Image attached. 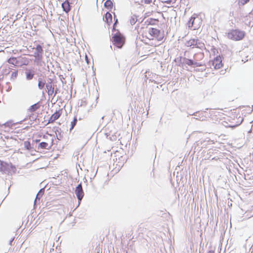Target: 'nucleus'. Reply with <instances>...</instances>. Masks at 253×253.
<instances>
[{"label":"nucleus","instance_id":"1","mask_svg":"<svg viewBox=\"0 0 253 253\" xmlns=\"http://www.w3.org/2000/svg\"><path fill=\"white\" fill-rule=\"evenodd\" d=\"M143 38H146L149 41L155 40L160 42L164 38V34L157 28L147 27L142 34Z\"/></svg>","mask_w":253,"mask_h":253},{"label":"nucleus","instance_id":"2","mask_svg":"<svg viewBox=\"0 0 253 253\" xmlns=\"http://www.w3.org/2000/svg\"><path fill=\"white\" fill-rule=\"evenodd\" d=\"M111 41L113 44L117 47L121 48L125 43V37L119 31L113 34Z\"/></svg>","mask_w":253,"mask_h":253},{"label":"nucleus","instance_id":"3","mask_svg":"<svg viewBox=\"0 0 253 253\" xmlns=\"http://www.w3.org/2000/svg\"><path fill=\"white\" fill-rule=\"evenodd\" d=\"M43 138L46 139V141H42L39 144V148L42 149L49 150L51 148L53 145L54 136L50 134H46L43 135Z\"/></svg>","mask_w":253,"mask_h":253},{"label":"nucleus","instance_id":"4","mask_svg":"<svg viewBox=\"0 0 253 253\" xmlns=\"http://www.w3.org/2000/svg\"><path fill=\"white\" fill-rule=\"evenodd\" d=\"M245 36L244 31L239 30H233L228 33L227 37L233 41H240L242 40Z\"/></svg>","mask_w":253,"mask_h":253},{"label":"nucleus","instance_id":"5","mask_svg":"<svg viewBox=\"0 0 253 253\" xmlns=\"http://www.w3.org/2000/svg\"><path fill=\"white\" fill-rule=\"evenodd\" d=\"M202 20L198 16H192L188 22H187V26L189 28H192L193 30L198 29L201 25Z\"/></svg>","mask_w":253,"mask_h":253},{"label":"nucleus","instance_id":"6","mask_svg":"<svg viewBox=\"0 0 253 253\" xmlns=\"http://www.w3.org/2000/svg\"><path fill=\"white\" fill-rule=\"evenodd\" d=\"M214 69L217 70L223 67L222 58L221 56L218 55L215 57L213 60L210 61Z\"/></svg>","mask_w":253,"mask_h":253},{"label":"nucleus","instance_id":"7","mask_svg":"<svg viewBox=\"0 0 253 253\" xmlns=\"http://www.w3.org/2000/svg\"><path fill=\"white\" fill-rule=\"evenodd\" d=\"M34 49L35 51L34 52L33 56L36 58V59L38 60H41L42 58L43 52L42 46L40 44H38L35 48H34Z\"/></svg>","mask_w":253,"mask_h":253},{"label":"nucleus","instance_id":"8","mask_svg":"<svg viewBox=\"0 0 253 253\" xmlns=\"http://www.w3.org/2000/svg\"><path fill=\"white\" fill-rule=\"evenodd\" d=\"M75 194L79 201H81L84 196V193L83 190L82 184H79L75 189Z\"/></svg>","mask_w":253,"mask_h":253},{"label":"nucleus","instance_id":"9","mask_svg":"<svg viewBox=\"0 0 253 253\" xmlns=\"http://www.w3.org/2000/svg\"><path fill=\"white\" fill-rule=\"evenodd\" d=\"M61 115V111L58 110L56 111L55 112H54L50 117L48 121V124H52L56 120H57L59 118V117Z\"/></svg>","mask_w":253,"mask_h":253},{"label":"nucleus","instance_id":"10","mask_svg":"<svg viewBox=\"0 0 253 253\" xmlns=\"http://www.w3.org/2000/svg\"><path fill=\"white\" fill-rule=\"evenodd\" d=\"M50 82L48 83L46 85V87L47 90V93L49 95H52L54 92V87L52 84V80H50Z\"/></svg>","mask_w":253,"mask_h":253},{"label":"nucleus","instance_id":"11","mask_svg":"<svg viewBox=\"0 0 253 253\" xmlns=\"http://www.w3.org/2000/svg\"><path fill=\"white\" fill-rule=\"evenodd\" d=\"M62 7L63 10L67 13L71 10V6L67 0L62 3Z\"/></svg>","mask_w":253,"mask_h":253},{"label":"nucleus","instance_id":"12","mask_svg":"<svg viewBox=\"0 0 253 253\" xmlns=\"http://www.w3.org/2000/svg\"><path fill=\"white\" fill-rule=\"evenodd\" d=\"M197 39H191L187 41L185 43L186 46L187 47L196 46L197 44Z\"/></svg>","mask_w":253,"mask_h":253},{"label":"nucleus","instance_id":"13","mask_svg":"<svg viewBox=\"0 0 253 253\" xmlns=\"http://www.w3.org/2000/svg\"><path fill=\"white\" fill-rule=\"evenodd\" d=\"M104 21L108 24L110 25L112 22V16L110 13L107 12L104 17Z\"/></svg>","mask_w":253,"mask_h":253},{"label":"nucleus","instance_id":"14","mask_svg":"<svg viewBox=\"0 0 253 253\" xmlns=\"http://www.w3.org/2000/svg\"><path fill=\"white\" fill-rule=\"evenodd\" d=\"M7 164L6 163L3 162L0 160V171H4L7 169Z\"/></svg>","mask_w":253,"mask_h":253},{"label":"nucleus","instance_id":"15","mask_svg":"<svg viewBox=\"0 0 253 253\" xmlns=\"http://www.w3.org/2000/svg\"><path fill=\"white\" fill-rule=\"evenodd\" d=\"M40 107V105L39 103H36L33 105H32L30 108L29 111L30 112H34L38 110Z\"/></svg>","mask_w":253,"mask_h":253},{"label":"nucleus","instance_id":"16","mask_svg":"<svg viewBox=\"0 0 253 253\" xmlns=\"http://www.w3.org/2000/svg\"><path fill=\"white\" fill-rule=\"evenodd\" d=\"M104 6L108 9H112L113 7V2L111 0H107L104 3Z\"/></svg>","mask_w":253,"mask_h":253},{"label":"nucleus","instance_id":"17","mask_svg":"<svg viewBox=\"0 0 253 253\" xmlns=\"http://www.w3.org/2000/svg\"><path fill=\"white\" fill-rule=\"evenodd\" d=\"M8 62L14 65H16L18 63V61L15 57H11L8 60Z\"/></svg>","mask_w":253,"mask_h":253},{"label":"nucleus","instance_id":"18","mask_svg":"<svg viewBox=\"0 0 253 253\" xmlns=\"http://www.w3.org/2000/svg\"><path fill=\"white\" fill-rule=\"evenodd\" d=\"M24 146L25 149L30 150L32 149L31 144L30 141H25L24 142Z\"/></svg>","mask_w":253,"mask_h":253},{"label":"nucleus","instance_id":"19","mask_svg":"<svg viewBox=\"0 0 253 253\" xmlns=\"http://www.w3.org/2000/svg\"><path fill=\"white\" fill-rule=\"evenodd\" d=\"M185 64L189 65V66H192L193 65H196L197 66H198V65H197V63H194L192 60L187 59L185 61Z\"/></svg>","mask_w":253,"mask_h":253},{"label":"nucleus","instance_id":"20","mask_svg":"<svg viewBox=\"0 0 253 253\" xmlns=\"http://www.w3.org/2000/svg\"><path fill=\"white\" fill-rule=\"evenodd\" d=\"M250 0H238V3L240 6H243L249 2Z\"/></svg>","mask_w":253,"mask_h":253},{"label":"nucleus","instance_id":"21","mask_svg":"<svg viewBox=\"0 0 253 253\" xmlns=\"http://www.w3.org/2000/svg\"><path fill=\"white\" fill-rule=\"evenodd\" d=\"M77 123V119L76 117H75L74 118V120L71 123V127H70V130H72L73 129V128L75 127V126H76V124Z\"/></svg>","mask_w":253,"mask_h":253},{"label":"nucleus","instance_id":"22","mask_svg":"<svg viewBox=\"0 0 253 253\" xmlns=\"http://www.w3.org/2000/svg\"><path fill=\"white\" fill-rule=\"evenodd\" d=\"M45 85V83L42 81H39L38 83V87L40 89H42L43 88L44 86Z\"/></svg>","mask_w":253,"mask_h":253},{"label":"nucleus","instance_id":"23","mask_svg":"<svg viewBox=\"0 0 253 253\" xmlns=\"http://www.w3.org/2000/svg\"><path fill=\"white\" fill-rule=\"evenodd\" d=\"M34 77V74L31 72H28L26 73V78L28 80H31Z\"/></svg>","mask_w":253,"mask_h":253},{"label":"nucleus","instance_id":"24","mask_svg":"<svg viewBox=\"0 0 253 253\" xmlns=\"http://www.w3.org/2000/svg\"><path fill=\"white\" fill-rule=\"evenodd\" d=\"M142 2L145 4H150L152 2V0H141Z\"/></svg>","mask_w":253,"mask_h":253},{"label":"nucleus","instance_id":"25","mask_svg":"<svg viewBox=\"0 0 253 253\" xmlns=\"http://www.w3.org/2000/svg\"><path fill=\"white\" fill-rule=\"evenodd\" d=\"M136 21V20L135 19V18H132L131 19H130V22L131 24L133 25L135 23Z\"/></svg>","mask_w":253,"mask_h":253},{"label":"nucleus","instance_id":"26","mask_svg":"<svg viewBox=\"0 0 253 253\" xmlns=\"http://www.w3.org/2000/svg\"><path fill=\"white\" fill-rule=\"evenodd\" d=\"M85 60H86V62L87 64H89V61H88V59L87 55H85Z\"/></svg>","mask_w":253,"mask_h":253},{"label":"nucleus","instance_id":"27","mask_svg":"<svg viewBox=\"0 0 253 253\" xmlns=\"http://www.w3.org/2000/svg\"><path fill=\"white\" fill-rule=\"evenodd\" d=\"M174 0L175 1L176 0ZM171 1V0H168L165 1V2L166 3L169 4V3H170Z\"/></svg>","mask_w":253,"mask_h":253},{"label":"nucleus","instance_id":"28","mask_svg":"<svg viewBox=\"0 0 253 253\" xmlns=\"http://www.w3.org/2000/svg\"><path fill=\"white\" fill-rule=\"evenodd\" d=\"M40 141V139H36L35 140V142L37 143V142H39Z\"/></svg>","mask_w":253,"mask_h":253},{"label":"nucleus","instance_id":"29","mask_svg":"<svg viewBox=\"0 0 253 253\" xmlns=\"http://www.w3.org/2000/svg\"><path fill=\"white\" fill-rule=\"evenodd\" d=\"M117 22V20H116V22L115 23V24L114 25V29L115 28V26Z\"/></svg>","mask_w":253,"mask_h":253},{"label":"nucleus","instance_id":"30","mask_svg":"<svg viewBox=\"0 0 253 253\" xmlns=\"http://www.w3.org/2000/svg\"><path fill=\"white\" fill-rule=\"evenodd\" d=\"M208 253H214V252L212 251H210V252H209Z\"/></svg>","mask_w":253,"mask_h":253},{"label":"nucleus","instance_id":"31","mask_svg":"<svg viewBox=\"0 0 253 253\" xmlns=\"http://www.w3.org/2000/svg\"><path fill=\"white\" fill-rule=\"evenodd\" d=\"M217 113L218 114V113H219V112H217V111H216V112H215V114H217Z\"/></svg>","mask_w":253,"mask_h":253}]
</instances>
